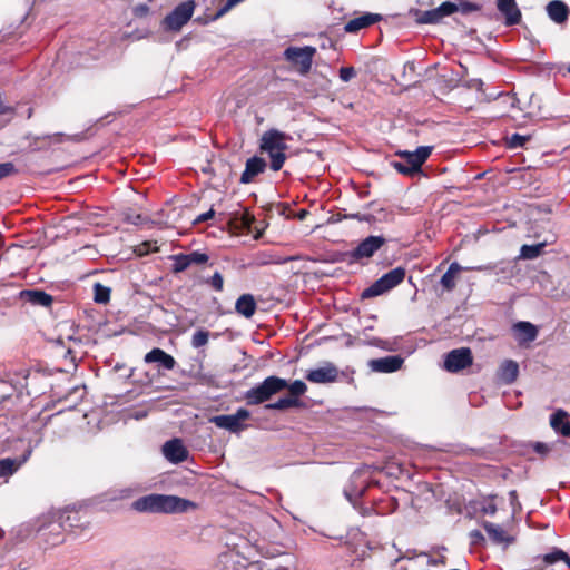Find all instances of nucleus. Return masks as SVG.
Returning a JSON list of instances; mask_svg holds the SVG:
<instances>
[{"mask_svg":"<svg viewBox=\"0 0 570 570\" xmlns=\"http://www.w3.org/2000/svg\"><path fill=\"white\" fill-rule=\"evenodd\" d=\"M195 503L189 500L166 494H149L137 499L132 503V509L138 512L150 513H178L186 512L194 508Z\"/></svg>","mask_w":570,"mask_h":570,"instance_id":"1","label":"nucleus"},{"mask_svg":"<svg viewBox=\"0 0 570 570\" xmlns=\"http://www.w3.org/2000/svg\"><path fill=\"white\" fill-rule=\"evenodd\" d=\"M287 136L276 129L267 130L261 139V150L266 153L271 158V169L278 171L286 159L285 150Z\"/></svg>","mask_w":570,"mask_h":570,"instance_id":"2","label":"nucleus"},{"mask_svg":"<svg viewBox=\"0 0 570 570\" xmlns=\"http://www.w3.org/2000/svg\"><path fill=\"white\" fill-rule=\"evenodd\" d=\"M287 387V381L278 376H268L262 383L245 392L248 405H258L268 401L273 395Z\"/></svg>","mask_w":570,"mask_h":570,"instance_id":"3","label":"nucleus"},{"mask_svg":"<svg viewBox=\"0 0 570 570\" xmlns=\"http://www.w3.org/2000/svg\"><path fill=\"white\" fill-rule=\"evenodd\" d=\"M77 512L61 514L59 521L50 522L46 528L39 530L43 542L48 547H56L65 541L63 532L76 527Z\"/></svg>","mask_w":570,"mask_h":570,"instance_id":"4","label":"nucleus"},{"mask_svg":"<svg viewBox=\"0 0 570 570\" xmlns=\"http://www.w3.org/2000/svg\"><path fill=\"white\" fill-rule=\"evenodd\" d=\"M405 277V269L396 267L375 281L370 287L365 288L362 293V298H372L380 296L401 284Z\"/></svg>","mask_w":570,"mask_h":570,"instance_id":"5","label":"nucleus"},{"mask_svg":"<svg viewBox=\"0 0 570 570\" xmlns=\"http://www.w3.org/2000/svg\"><path fill=\"white\" fill-rule=\"evenodd\" d=\"M250 417V412L244 407L238 409L234 414L216 415L209 419L217 428L227 430L230 433L239 434L248 428L245 421Z\"/></svg>","mask_w":570,"mask_h":570,"instance_id":"6","label":"nucleus"},{"mask_svg":"<svg viewBox=\"0 0 570 570\" xmlns=\"http://www.w3.org/2000/svg\"><path fill=\"white\" fill-rule=\"evenodd\" d=\"M316 48L312 46L288 47L284 51L285 59L295 66L301 75H306L312 68Z\"/></svg>","mask_w":570,"mask_h":570,"instance_id":"7","label":"nucleus"},{"mask_svg":"<svg viewBox=\"0 0 570 570\" xmlns=\"http://www.w3.org/2000/svg\"><path fill=\"white\" fill-rule=\"evenodd\" d=\"M195 2L188 0L179 3L163 20L164 28L169 31H179L193 17Z\"/></svg>","mask_w":570,"mask_h":570,"instance_id":"8","label":"nucleus"},{"mask_svg":"<svg viewBox=\"0 0 570 570\" xmlns=\"http://www.w3.org/2000/svg\"><path fill=\"white\" fill-rule=\"evenodd\" d=\"M463 269L464 268L458 262H453L450 264L448 271L443 274V276L441 277V281H440L444 291L452 292L455 288L458 275ZM465 269H470V268L466 267ZM471 269H475V271H480V272H494L495 274H498L499 272H502V273L505 272V268H503V267L498 268L497 264L485 265V266H476V267H472Z\"/></svg>","mask_w":570,"mask_h":570,"instance_id":"9","label":"nucleus"},{"mask_svg":"<svg viewBox=\"0 0 570 570\" xmlns=\"http://www.w3.org/2000/svg\"><path fill=\"white\" fill-rule=\"evenodd\" d=\"M340 371L332 362H323L318 367L311 368L306 372L305 379L314 384H328L336 382Z\"/></svg>","mask_w":570,"mask_h":570,"instance_id":"10","label":"nucleus"},{"mask_svg":"<svg viewBox=\"0 0 570 570\" xmlns=\"http://www.w3.org/2000/svg\"><path fill=\"white\" fill-rule=\"evenodd\" d=\"M472 354L470 348L461 347L452 350L445 356L444 368L448 372L456 373L472 364Z\"/></svg>","mask_w":570,"mask_h":570,"instance_id":"11","label":"nucleus"},{"mask_svg":"<svg viewBox=\"0 0 570 570\" xmlns=\"http://www.w3.org/2000/svg\"><path fill=\"white\" fill-rule=\"evenodd\" d=\"M385 244V238L382 236H368L362 240L356 248L351 252V257L354 261H362L372 257Z\"/></svg>","mask_w":570,"mask_h":570,"instance_id":"12","label":"nucleus"},{"mask_svg":"<svg viewBox=\"0 0 570 570\" xmlns=\"http://www.w3.org/2000/svg\"><path fill=\"white\" fill-rule=\"evenodd\" d=\"M33 448L28 444L21 456L0 459V478L7 481L29 460Z\"/></svg>","mask_w":570,"mask_h":570,"instance_id":"13","label":"nucleus"},{"mask_svg":"<svg viewBox=\"0 0 570 570\" xmlns=\"http://www.w3.org/2000/svg\"><path fill=\"white\" fill-rule=\"evenodd\" d=\"M458 11V6L453 2H443L440 7L423 11L419 18L421 23H438L444 17H448Z\"/></svg>","mask_w":570,"mask_h":570,"instance_id":"14","label":"nucleus"},{"mask_svg":"<svg viewBox=\"0 0 570 570\" xmlns=\"http://www.w3.org/2000/svg\"><path fill=\"white\" fill-rule=\"evenodd\" d=\"M404 360L399 355H390L368 361V367L377 373H393L402 367Z\"/></svg>","mask_w":570,"mask_h":570,"instance_id":"15","label":"nucleus"},{"mask_svg":"<svg viewBox=\"0 0 570 570\" xmlns=\"http://www.w3.org/2000/svg\"><path fill=\"white\" fill-rule=\"evenodd\" d=\"M432 153V147L430 146H421L416 148L414 151H400L399 155L401 158H404L413 170V173H417L421 170L422 165L429 158Z\"/></svg>","mask_w":570,"mask_h":570,"instance_id":"16","label":"nucleus"},{"mask_svg":"<svg viewBox=\"0 0 570 570\" xmlns=\"http://www.w3.org/2000/svg\"><path fill=\"white\" fill-rule=\"evenodd\" d=\"M163 454L169 462L180 463L187 459L188 451L184 446L181 440L173 439V440L167 441L163 445Z\"/></svg>","mask_w":570,"mask_h":570,"instance_id":"17","label":"nucleus"},{"mask_svg":"<svg viewBox=\"0 0 570 570\" xmlns=\"http://www.w3.org/2000/svg\"><path fill=\"white\" fill-rule=\"evenodd\" d=\"M146 364L157 363L160 367L170 371L176 366L175 358L159 347H154L144 356Z\"/></svg>","mask_w":570,"mask_h":570,"instance_id":"18","label":"nucleus"},{"mask_svg":"<svg viewBox=\"0 0 570 570\" xmlns=\"http://www.w3.org/2000/svg\"><path fill=\"white\" fill-rule=\"evenodd\" d=\"M498 10L504 16L507 26L518 24L521 20V11L515 0H497Z\"/></svg>","mask_w":570,"mask_h":570,"instance_id":"19","label":"nucleus"},{"mask_svg":"<svg viewBox=\"0 0 570 570\" xmlns=\"http://www.w3.org/2000/svg\"><path fill=\"white\" fill-rule=\"evenodd\" d=\"M266 168V161L257 156L248 158L245 165V170L240 176L242 184H249L253 179L262 174Z\"/></svg>","mask_w":570,"mask_h":570,"instance_id":"20","label":"nucleus"},{"mask_svg":"<svg viewBox=\"0 0 570 570\" xmlns=\"http://www.w3.org/2000/svg\"><path fill=\"white\" fill-rule=\"evenodd\" d=\"M19 296L21 301L33 306L48 307L52 303V296L39 289H23Z\"/></svg>","mask_w":570,"mask_h":570,"instance_id":"21","label":"nucleus"},{"mask_svg":"<svg viewBox=\"0 0 570 570\" xmlns=\"http://www.w3.org/2000/svg\"><path fill=\"white\" fill-rule=\"evenodd\" d=\"M515 338L520 344L533 342L538 336V328L530 322H518L512 326Z\"/></svg>","mask_w":570,"mask_h":570,"instance_id":"22","label":"nucleus"},{"mask_svg":"<svg viewBox=\"0 0 570 570\" xmlns=\"http://www.w3.org/2000/svg\"><path fill=\"white\" fill-rule=\"evenodd\" d=\"M548 17L556 23H564L568 20L570 10L569 7L561 0H552L547 7Z\"/></svg>","mask_w":570,"mask_h":570,"instance_id":"23","label":"nucleus"},{"mask_svg":"<svg viewBox=\"0 0 570 570\" xmlns=\"http://www.w3.org/2000/svg\"><path fill=\"white\" fill-rule=\"evenodd\" d=\"M482 527L485 530L489 538L491 539V541L495 544H509L513 540L507 533V531L499 524L489 521H483Z\"/></svg>","mask_w":570,"mask_h":570,"instance_id":"24","label":"nucleus"},{"mask_svg":"<svg viewBox=\"0 0 570 570\" xmlns=\"http://www.w3.org/2000/svg\"><path fill=\"white\" fill-rule=\"evenodd\" d=\"M381 19H382V17L377 13H365L361 17L350 20L345 24L344 30L346 32L353 33L363 28L372 26L373 23L380 21Z\"/></svg>","mask_w":570,"mask_h":570,"instance_id":"25","label":"nucleus"},{"mask_svg":"<svg viewBox=\"0 0 570 570\" xmlns=\"http://www.w3.org/2000/svg\"><path fill=\"white\" fill-rule=\"evenodd\" d=\"M552 429L563 436H570V416L563 410H557L550 417Z\"/></svg>","mask_w":570,"mask_h":570,"instance_id":"26","label":"nucleus"},{"mask_svg":"<svg viewBox=\"0 0 570 570\" xmlns=\"http://www.w3.org/2000/svg\"><path fill=\"white\" fill-rule=\"evenodd\" d=\"M256 307V301L252 294L240 295L235 303L236 312L246 318H250L255 314Z\"/></svg>","mask_w":570,"mask_h":570,"instance_id":"27","label":"nucleus"},{"mask_svg":"<svg viewBox=\"0 0 570 570\" xmlns=\"http://www.w3.org/2000/svg\"><path fill=\"white\" fill-rule=\"evenodd\" d=\"M519 374V365L515 361L505 360L499 368V379L505 383H513Z\"/></svg>","mask_w":570,"mask_h":570,"instance_id":"28","label":"nucleus"},{"mask_svg":"<svg viewBox=\"0 0 570 570\" xmlns=\"http://www.w3.org/2000/svg\"><path fill=\"white\" fill-rule=\"evenodd\" d=\"M360 478V473H354L352 475L350 487L345 488L344 490L345 497L348 499L350 502H354L356 499L361 498L365 492L366 487L363 484V482L360 485H356Z\"/></svg>","mask_w":570,"mask_h":570,"instance_id":"29","label":"nucleus"},{"mask_svg":"<svg viewBox=\"0 0 570 570\" xmlns=\"http://www.w3.org/2000/svg\"><path fill=\"white\" fill-rule=\"evenodd\" d=\"M541 561L544 566L563 561L570 568V557L561 549L554 548L551 552L542 556Z\"/></svg>","mask_w":570,"mask_h":570,"instance_id":"30","label":"nucleus"},{"mask_svg":"<svg viewBox=\"0 0 570 570\" xmlns=\"http://www.w3.org/2000/svg\"><path fill=\"white\" fill-rule=\"evenodd\" d=\"M298 405H299V400L298 399H295V397H292V396H286V397L279 399L278 401H276L274 403L266 404L265 407L268 409V410L283 411V410H286V409H289V407H296Z\"/></svg>","mask_w":570,"mask_h":570,"instance_id":"31","label":"nucleus"},{"mask_svg":"<svg viewBox=\"0 0 570 570\" xmlns=\"http://www.w3.org/2000/svg\"><path fill=\"white\" fill-rule=\"evenodd\" d=\"M546 243L535 245H523L520 249V258L522 259H534L542 253Z\"/></svg>","mask_w":570,"mask_h":570,"instance_id":"32","label":"nucleus"},{"mask_svg":"<svg viewBox=\"0 0 570 570\" xmlns=\"http://www.w3.org/2000/svg\"><path fill=\"white\" fill-rule=\"evenodd\" d=\"M94 299L96 303L106 304L110 299V288L100 283L94 285Z\"/></svg>","mask_w":570,"mask_h":570,"instance_id":"33","label":"nucleus"},{"mask_svg":"<svg viewBox=\"0 0 570 570\" xmlns=\"http://www.w3.org/2000/svg\"><path fill=\"white\" fill-rule=\"evenodd\" d=\"M189 267L193 265H203L209 261V256L206 253L194 250L191 253L185 254Z\"/></svg>","mask_w":570,"mask_h":570,"instance_id":"34","label":"nucleus"},{"mask_svg":"<svg viewBox=\"0 0 570 570\" xmlns=\"http://www.w3.org/2000/svg\"><path fill=\"white\" fill-rule=\"evenodd\" d=\"M170 259L174 262V264H173L174 273H181L189 267L185 254L173 255V256H170Z\"/></svg>","mask_w":570,"mask_h":570,"instance_id":"35","label":"nucleus"},{"mask_svg":"<svg viewBox=\"0 0 570 570\" xmlns=\"http://www.w3.org/2000/svg\"><path fill=\"white\" fill-rule=\"evenodd\" d=\"M209 333L205 330H198L191 337V346L199 348L208 343Z\"/></svg>","mask_w":570,"mask_h":570,"instance_id":"36","label":"nucleus"},{"mask_svg":"<svg viewBox=\"0 0 570 570\" xmlns=\"http://www.w3.org/2000/svg\"><path fill=\"white\" fill-rule=\"evenodd\" d=\"M286 389H288L292 397L298 399V396L303 395L306 392L307 386L303 381L296 380L291 384L287 383Z\"/></svg>","mask_w":570,"mask_h":570,"instance_id":"37","label":"nucleus"},{"mask_svg":"<svg viewBox=\"0 0 570 570\" xmlns=\"http://www.w3.org/2000/svg\"><path fill=\"white\" fill-rule=\"evenodd\" d=\"M216 292H222L224 288V278L219 272H215L214 275L206 281Z\"/></svg>","mask_w":570,"mask_h":570,"instance_id":"38","label":"nucleus"},{"mask_svg":"<svg viewBox=\"0 0 570 570\" xmlns=\"http://www.w3.org/2000/svg\"><path fill=\"white\" fill-rule=\"evenodd\" d=\"M529 140V137L527 136H521L519 134H513L509 139H508V145L510 148H520V147H523L524 144Z\"/></svg>","mask_w":570,"mask_h":570,"instance_id":"39","label":"nucleus"},{"mask_svg":"<svg viewBox=\"0 0 570 570\" xmlns=\"http://www.w3.org/2000/svg\"><path fill=\"white\" fill-rule=\"evenodd\" d=\"M392 166L395 168V170L403 175H412L414 174L413 170L407 165L406 160L402 158L400 161H393Z\"/></svg>","mask_w":570,"mask_h":570,"instance_id":"40","label":"nucleus"},{"mask_svg":"<svg viewBox=\"0 0 570 570\" xmlns=\"http://www.w3.org/2000/svg\"><path fill=\"white\" fill-rule=\"evenodd\" d=\"M16 167L12 163H1L0 164V180L14 174Z\"/></svg>","mask_w":570,"mask_h":570,"instance_id":"41","label":"nucleus"},{"mask_svg":"<svg viewBox=\"0 0 570 570\" xmlns=\"http://www.w3.org/2000/svg\"><path fill=\"white\" fill-rule=\"evenodd\" d=\"M356 76V71L353 67H342L340 69V78L342 81L347 82Z\"/></svg>","mask_w":570,"mask_h":570,"instance_id":"42","label":"nucleus"},{"mask_svg":"<svg viewBox=\"0 0 570 570\" xmlns=\"http://www.w3.org/2000/svg\"><path fill=\"white\" fill-rule=\"evenodd\" d=\"M132 13L135 17L137 18H144L146 16H148L149 13V7L147 4H144V3H140V4H137L134 9H132Z\"/></svg>","mask_w":570,"mask_h":570,"instance_id":"43","label":"nucleus"},{"mask_svg":"<svg viewBox=\"0 0 570 570\" xmlns=\"http://www.w3.org/2000/svg\"><path fill=\"white\" fill-rule=\"evenodd\" d=\"M480 7L472 2H463L460 4V7L458 6V10H460L462 13H470L473 11H478Z\"/></svg>","mask_w":570,"mask_h":570,"instance_id":"44","label":"nucleus"},{"mask_svg":"<svg viewBox=\"0 0 570 570\" xmlns=\"http://www.w3.org/2000/svg\"><path fill=\"white\" fill-rule=\"evenodd\" d=\"M481 512L483 514L494 515L497 513V505L492 502H484L481 507Z\"/></svg>","mask_w":570,"mask_h":570,"instance_id":"45","label":"nucleus"},{"mask_svg":"<svg viewBox=\"0 0 570 570\" xmlns=\"http://www.w3.org/2000/svg\"><path fill=\"white\" fill-rule=\"evenodd\" d=\"M469 535L472 544H479L484 541V537L480 530H472Z\"/></svg>","mask_w":570,"mask_h":570,"instance_id":"46","label":"nucleus"},{"mask_svg":"<svg viewBox=\"0 0 570 570\" xmlns=\"http://www.w3.org/2000/svg\"><path fill=\"white\" fill-rule=\"evenodd\" d=\"M215 215V210L213 208H210L208 212L199 215L196 219H195V223H203V222H206L210 218H213Z\"/></svg>","mask_w":570,"mask_h":570,"instance_id":"47","label":"nucleus"},{"mask_svg":"<svg viewBox=\"0 0 570 570\" xmlns=\"http://www.w3.org/2000/svg\"><path fill=\"white\" fill-rule=\"evenodd\" d=\"M6 425L3 424V421H2V415H0V438L6 432Z\"/></svg>","mask_w":570,"mask_h":570,"instance_id":"48","label":"nucleus"},{"mask_svg":"<svg viewBox=\"0 0 570 570\" xmlns=\"http://www.w3.org/2000/svg\"><path fill=\"white\" fill-rule=\"evenodd\" d=\"M509 497H510L511 502L517 500V491L515 490L510 491Z\"/></svg>","mask_w":570,"mask_h":570,"instance_id":"49","label":"nucleus"},{"mask_svg":"<svg viewBox=\"0 0 570 570\" xmlns=\"http://www.w3.org/2000/svg\"><path fill=\"white\" fill-rule=\"evenodd\" d=\"M533 570H544V567L543 566H534Z\"/></svg>","mask_w":570,"mask_h":570,"instance_id":"50","label":"nucleus"},{"mask_svg":"<svg viewBox=\"0 0 570 570\" xmlns=\"http://www.w3.org/2000/svg\"><path fill=\"white\" fill-rule=\"evenodd\" d=\"M38 443H39V441H38L37 443H35V445H32V444H31V442L29 441V442L27 443V445H28V444H30L32 448H35V446H38Z\"/></svg>","mask_w":570,"mask_h":570,"instance_id":"51","label":"nucleus"},{"mask_svg":"<svg viewBox=\"0 0 570 570\" xmlns=\"http://www.w3.org/2000/svg\"><path fill=\"white\" fill-rule=\"evenodd\" d=\"M122 493H124L122 497L128 495V490H124Z\"/></svg>","mask_w":570,"mask_h":570,"instance_id":"52","label":"nucleus"},{"mask_svg":"<svg viewBox=\"0 0 570 570\" xmlns=\"http://www.w3.org/2000/svg\"><path fill=\"white\" fill-rule=\"evenodd\" d=\"M538 450H542L541 443H538Z\"/></svg>","mask_w":570,"mask_h":570,"instance_id":"53","label":"nucleus"},{"mask_svg":"<svg viewBox=\"0 0 570 570\" xmlns=\"http://www.w3.org/2000/svg\"><path fill=\"white\" fill-rule=\"evenodd\" d=\"M538 450H542L541 443H538Z\"/></svg>","mask_w":570,"mask_h":570,"instance_id":"54","label":"nucleus"},{"mask_svg":"<svg viewBox=\"0 0 570 570\" xmlns=\"http://www.w3.org/2000/svg\"><path fill=\"white\" fill-rule=\"evenodd\" d=\"M568 71L570 72V66L568 67Z\"/></svg>","mask_w":570,"mask_h":570,"instance_id":"55","label":"nucleus"},{"mask_svg":"<svg viewBox=\"0 0 570 570\" xmlns=\"http://www.w3.org/2000/svg\"><path fill=\"white\" fill-rule=\"evenodd\" d=\"M149 2H153L154 0H148Z\"/></svg>","mask_w":570,"mask_h":570,"instance_id":"56","label":"nucleus"}]
</instances>
